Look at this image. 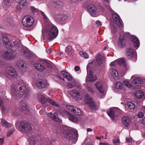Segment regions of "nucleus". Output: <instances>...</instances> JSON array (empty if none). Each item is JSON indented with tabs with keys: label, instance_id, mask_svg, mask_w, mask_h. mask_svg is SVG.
I'll return each instance as SVG.
<instances>
[{
	"label": "nucleus",
	"instance_id": "nucleus-24",
	"mask_svg": "<svg viewBox=\"0 0 145 145\" xmlns=\"http://www.w3.org/2000/svg\"><path fill=\"white\" fill-rule=\"evenodd\" d=\"M96 80L95 78L94 77L93 75L90 73L88 75L86 79V82H94Z\"/></svg>",
	"mask_w": 145,
	"mask_h": 145
},
{
	"label": "nucleus",
	"instance_id": "nucleus-8",
	"mask_svg": "<svg viewBox=\"0 0 145 145\" xmlns=\"http://www.w3.org/2000/svg\"><path fill=\"white\" fill-rule=\"evenodd\" d=\"M34 19L33 17L29 16H26L22 19V22L24 26L25 27H30L34 23Z\"/></svg>",
	"mask_w": 145,
	"mask_h": 145
},
{
	"label": "nucleus",
	"instance_id": "nucleus-34",
	"mask_svg": "<svg viewBox=\"0 0 145 145\" xmlns=\"http://www.w3.org/2000/svg\"><path fill=\"white\" fill-rule=\"evenodd\" d=\"M71 96L74 97V98L79 97V93L76 90H74L70 92Z\"/></svg>",
	"mask_w": 145,
	"mask_h": 145
},
{
	"label": "nucleus",
	"instance_id": "nucleus-10",
	"mask_svg": "<svg viewBox=\"0 0 145 145\" xmlns=\"http://www.w3.org/2000/svg\"><path fill=\"white\" fill-rule=\"evenodd\" d=\"M119 110L118 109L110 108L107 111V113L112 120H114L115 116L119 114Z\"/></svg>",
	"mask_w": 145,
	"mask_h": 145
},
{
	"label": "nucleus",
	"instance_id": "nucleus-15",
	"mask_svg": "<svg viewBox=\"0 0 145 145\" xmlns=\"http://www.w3.org/2000/svg\"><path fill=\"white\" fill-rule=\"evenodd\" d=\"M95 86L97 88L99 91L101 93V95H99V96L101 97H103L104 95L102 82L101 81H99L95 84Z\"/></svg>",
	"mask_w": 145,
	"mask_h": 145
},
{
	"label": "nucleus",
	"instance_id": "nucleus-27",
	"mask_svg": "<svg viewBox=\"0 0 145 145\" xmlns=\"http://www.w3.org/2000/svg\"><path fill=\"white\" fill-rule=\"evenodd\" d=\"M125 39L123 38V37H120L118 40V45L120 47H124L125 44Z\"/></svg>",
	"mask_w": 145,
	"mask_h": 145
},
{
	"label": "nucleus",
	"instance_id": "nucleus-26",
	"mask_svg": "<svg viewBox=\"0 0 145 145\" xmlns=\"http://www.w3.org/2000/svg\"><path fill=\"white\" fill-rule=\"evenodd\" d=\"M24 61L20 60L17 62V66L20 68H23L25 67V63Z\"/></svg>",
	"mask_w": 145,
	"mask_h": 145
},
{
	"label": "nucleus",
	"instance_id": "nucleus-4",
	"mask_svg": "<svg viewBox=\"0 0 145 145\" xmlns=\"http://www.w3.org/2000/svg\"><path fill=\"white\" fill-rule=\"evenodd\" d=\"M7 50H3L2 52L3 56L6 59H11L14 57L16 56V52L14 50H11V48H8Z\"/></svg>",
	"mask_w": 145,
	"mask_h": 145
},
{
	"label": "nucleus",
	"instance_id": "nucleus-38",
	"mask_svg": "<svg viewBox=\"0 0 145 145\" xmlns=\"http://www.w3.org/2000/svg\"><path fill=\"white\" fill-rule=\"evenodd\" d=\"M24 94L25 95L24 96L25 99H28L30 95V91L27 89L26 91L25 92Z\"/></svg>",
	"mask_w": 145,
	"mask_h": 145
},
{
	"label": "nucleus",
	"instance_id": "nucleus-6",
	"mask_svg": "<svg viewBox=\"0 0 145 145\" xmlns=\"http://www.w3.org/2000/svg\"><path fill=\"white\" fill-rule=\"evenodd\" d=\"M19 128L21 131L25 132H29L32 130V127L29 124L23 121L20 122Z\"/></svg>",
	"mask_w": 145,
	"mask_h": 145
},
{
	"label": "nucleus",
	"instance_id": "nucleus-55",
	"mask_svg": "<svg viewBox=\"0 0 145 145\" xmlns=\"http://www.w3.org/2000/svg\"><path fill=\"white\" fill-rule=\"evenodd\" d=\"M40 65L38 67V70L39 71H42L45 69L46 68L44 67L41 64H40Z\"/></svg>",
	"mask_w": 145,
	"mask_h": 145
},
{
	"label": "nucleus",
	"instance_id": "nucleus-31",
	"mask_svg": "<svg viewBox=\"0 0 145 145\" xmlns=\"http://www.w3.org/2000/svg\"><path fill=\"white\" fill-rule=\"evenodd\" d=\"M3 1L4 4L3 5V8L5 9H7L11 5L10 0H3Z\"/></svg>",
	"mask_w": 145,
	"mask_h": 145
},
{
	"label": "nucleus",
	"instance_id": "nucleus-42",
	"mask_svg": "<svg viewBox=\"0 0 145 145\" xmlns=\"http://www.w3.org/2000/svg\"><path fill=\"white\" fill-rule=\"evenodd\" d=\"M29 9L30 11L34 14H35L38 11V9L33 6H30Z\"/></svg>",
	"mask_w": 145,
	"mask_h": 145
},
{
	"label": "nucleus",
	"instance_id": "nucleus-59",
	"mask_svg": "<svg viewBox=\"0 0 145 145\" xmlns=\"http://www.w3.org/2000/svg\"><path fill=\"white\" fill-rule=\"evenodd\" d=\"M127 52H129V53L134 54V50L132 48H129L127 49Z\"/></svg>",
	"mask_w": 145,
	"mask_h": 145
},
{
	"label": "nucleus",
	"instance_id": "nucleus-25",
	"mask_svg": "<svg viewBox=\"0 0 145 145\" xmlns=\"http://www.w3.org/2000/svg\"><path fill=\"white\" fill-rule=\"evenodd\" d=\"M110 74L112 77L115 79H117L118 78V73L116 69H112L111 71Z\"/></svg>",
	"mask_w": 145,
	"mask_h": 145
},
{
	"label": "nucleus",
	"instance_id": "nucleus-14",
	"mask_svg": "<svg viewBox=\"0 0 145 145\" xmlns=\"http://www.w3.org/2000/svg\"><path fill=\"white\" fill-rule=\"evenodd\" d=\"M88 10L90 14L93 16H95L96 12V7L92 4H90L88 6Z\"/></svg>",
	"mask_w": 145,
	"mask_h": 145
},
{
	"label": "nucleus",
	"instance_id": "nucleus-41",
	"mask_svg": "<svg viewBox=\"0 0 145 145\" xmlns=\"http://www.w3.org/2000/svg\"><path fill=\"white\" fill-rule=\"evenodd\" d=\"M80 55L84 58L87 59L88 57V55L87 53L81 51L80 52Z\"/></svg>",
	"mask_w": 145,
	"mask_h": 145
},
{
	"label": "nucleus",
	"instance_id": "nucleus-43",
	"mask_svg": "<svg viewBox=\"0 0 145 145\" xmlns=\"http://www.w3.org/2000/svg\"><path fill=\"white\" fill-rule=\"evenodd\" d=\"M40 61L42 64H46L48 67L50 66V64L48 62V60L46 59H41Z\"/></svg>",
	"mask_w": 145,
	"mask_h": 145
},
{
	"label": "nucleus",
	"instance_id": "nucleus-62",
	"mask_svg": "<svg viewBox=\"0 0 145 145\" xmlns=\"http://www.w3.org/2000/svg\"><path fill=\"white\" fill-rule=\"evenodd\" d=\"M117 63V61L116 60L114 61L111 62L110 64V66L113 67L116 65V64Z\"/></svg>",
	"mask_w": 145,
	"mask_h": 145
},
{
	"label": "nucleus",
	"instance_id": "nucleus-1",
	"mask_svg": "<svg viewBox=\"0 0 145 145\" xmlns=\"http://www.w3.org/2000/svg\"><path fill=\"white\" fill-rule=\"evenodd\" d=\"M27 89V86L22 80H19L17 84L11 86V94L12 96L16 99L22 97L25 92Z\"/></svg>",
	"mask_w": 145,
	"mask_h": 145
},
{
	"label": "nucleus",
	"instance_id": "nucleus-30",
	"mask_svg": "<svg viewBox=\"0 0 145 145\" xmlns=\"http://www.w3.org/2000/svg\"><path fill=\"white\" fill-rule=\"evenodd\" d=\"M51 118L52 120L56 121L59 122L60 121V119L58 118L56 113H55L53 114H51L50 115Z\"/></svg>",
	"mask_w": 145,
	"mask_h": 145
},
{
	"label": "nucleus",
	"instance_id": "nucleus-5",
	"mask_svg": "<svg viewBox=\"0 0 145 145\" xmlns=\"http://www.w3.org/2000/svg\"><path fill=\"white\" fill-rule=\"evenodd\" d=\"M84 100L86 104L89 105V107L90 109L94 110L98 108V106L93 101L89 94H87L85 95Z\"/></svg>",
	"mask_w": 145,
	"mask_h": 145
},
{
	"label": "nucleus",
	"instance_id": "nucleus-40",
	"mask_svg": "<svg viewBox=\"0 0 145 145\" xmlns=\"http://www.w3.org/2000/svg\"><path fill=\"white\" fill-rule=\"evenodd\" d=\"M20 52L24 56H27V55H25V54L28 52V49L26 48H22L21 49Z\"/></svg>",
	"mask_w": 145,
	"mask_h": 145
},
{
	"label": "nucleus",
	"instance_id": "nucleus-46",
	"mask_svg": "<svg viewBox=\"0 0 145 145\" xmlns=\"http://www.w3.org/2000/svg\"><path fill=\"white\" fill-rule=\"evenodd\" d=\"M60 113L63 116L66 115L67 116H68L70 113L68 112L67 111L65 110H61L60 111Z\"/></svg>",
	"mask_w": 145,
	"mask_h": 145
},
{
	"label": "nucleus",
	"instance_id": "nucleus-63",
	"mask_svg": "<svg viewBox=\"0 0 145 145\" xmlns=\"http://www.w3.org/2000/svg\"><path fill=\"white\" fill-rule=\"evenodd\" d=\"M132 127L133 129H136L137 128V124L135 122H133L132 125Z\"/></svg>",
	"mask_w": 145,
	"mask_h": 145
},
{
	"label": "nucleus",
	"instance_id": "nucleus-20",
	"mask_svg": "<svg viewBox=\"0 0 145 145\" xmlns=\"http://www.w3.org/2000/svg\"><path fill=\"white\" fill-rule=\"evenodd\" d=\"M122 122L123 125L128 127L130 124V121L129 118L127 116H123L122 118Z\"/></svg>",
	"mask_w": 145,
	"mask_h": 145
},
{
	"label": "nucleus",
	"instance_id": "nucleus-19",
	"mask_svg": "<svg viewBox=\"0 0 145 145\" xmlns=\"http://www.w3.org/2000/svg\"><path fill=\"white\" fill-rule=\"evenodd\" d=\"M131 40L133 42V45L135 47H137V49L139 46V43L138 39L134 36H132L130 38Z\"/></svg>",
	"mask_w": 145,
	"mask_h": 145
},
{
	"label": "nucleus",
	"instance_id": "nucleus-32",
	"mask_svg": "<svg viewBox=\"0 0 145 145\" xmlns=\"http://www.w3.org/2000/svg\"><path fill=\"white\" fill-rule=\"evenodd\" d=\"M117 61V63H118L119 65L122 66L123 67H125L126 64L125 59L123 58H120Z\"/></svg>",
	"mask_w": 145,
	"mask_h": 145
},
{
	"label": "nucleus",
	"instance_id": "nucleus-37",
	"mask_svg": "<svg viewBox=\"0 0 145 145\" xmlns=\"http://www.w3.org/2000/svg\"><path fill=\"white\" fill-rule=\"evenodd\" d=\"M74 108L73 112L76 115L80 116L82 114L81 111L80 109L76 107H74Z\"/></svg>",
	"mask_w": 145,
	"mask_h": 145
},
{
	"label": "nucleus",
	"instance_id": "nucleus-29",
	"mask_svg": "<svg viewBox=\"0 0 145 145\" xmlns=\"http://www.w3.org/2000/svg\"><path fill=\"white\" fill-rule=\"evenodd\" d=\"M1 123L4 127L6 128H9L11 127L12 126L10 123L5 121L3 119L1 120Z\"/></svg>",
	"mask_w": 145,
	"mask_h": 145
},
{
	"label": "nucleus",
	"instance_id": "nucleus-36",
	"mask_svg": "<svg viewBox=\"0 0 145 145\" xmlns=\"http://www.w3.org/2000/svg\"><path fill=\"white\" fill-rule=\"evenodd\" d=\"M123 87L122 84L120 82H117L115 84L114 87L116 89H121Z\"/></svg>",
	"mask_w": 145,
	"mask_h": 145
},
{
	"label": "nucleus",
	"instance_id": "nucleus-39",
	"mask_svg": "<svg viewBox=\"0 0 145 145\" xmlns=\"http://www.w3.org/2000/svg\"><path fill=\"white\" fill-rule=\"evenodd\" d=\"M127 105L130 109H134L135 108V105L132 102H128L127 103Z\"/></svg>",
	"mask_w": 145,
	"mask_h": 145
},
{
	"label": "nucleus",
	"instance_id": "nucleus-18",
	"mask_svg": "<svg viewBox=\"0 0 145 145\" xmlns=\"http://www.w3.org/2000/svg\"><path fill=\"white\" fill-rule=\"evenodd\" d=\"M39 88H46L49 85L46 81H39L35 84Z\"/></svg>",
	"mask_w": 145,
	"mask_h": 145
},
{
	"label": "nucleus",
	"instance_id": "nucleus-12",
	"mask_svg": "<svg viewBox=\"0 0 145 145\" xmlns=\"http://www.w3.org/2000/svg\"><path fill=\"white\" fill-rule=\"evenodd\" d=\"M112 17L115 23L120 27H121L123 24L119 15L117 14L113 13L112 14Z\"/></svg>",
	"mask_w": 145,
	"mask_h": 145
},
{
	"label": "nucleus",
	"instance_id": "nucleus-56",
	"mask_svg": "<svg viewBox=\"0 0 145 145\" xmlns=\"http://www.w3.org/2000/svg\"><path fill=\"white\" fill-rule=\"evenodd\" d=\"M87 89L88 91L89 92H90V93H91V94L93 95V94L94 91L91 87H90L88 86L87 87Z\"/></svg>",
	"mask_w": 145,
	"mask_h": 145
},
{
	"label": "nucleus",
	"instance_id": "nucleus-2",
	"mask_svg": "<svg viewBox=\"0 0 145 145\" xmlns=\"http://www.w3.org/2000/svg\"><path fill=\"white\" fill-rule=\"evenodd\" d=\"M64 137L70 140H73L72 142H75L77 140L78 134L77 131L75 130L66 129L63 132Z\"/></svg>",
	"mask_w": 145,
	"mask_h": 145
},
{
	"label": "nucleus",
	"instance_id": "nucleus-52",
	"mask_svg": "<svg viewBox=\"0 0 145 145\" xmlns=\"http://www.w3.org/2000/svg\"><path fill=\"white\" fill-rule=\"evenodd\" d=\"M25 55H27V56H25V57H28L30 58H31V57H33V54L32 53L29 51V50L28 49V52L27 53H26Z\"/></svg>",
	"mask_w": 145,
	"mask_h": 145
},
{
	"label": "nucleus",
	"instance_id": "nucleus-21",
	"mask_svg": "<svg viewBox=\"0 0 145 145\" xmlns=\"http://www.w3.org/2000/svg\"><path fill=\"white\" fill-rule=\"evenodd\" d=\"M22 101H23V100L20 102V110L23 111L29 112V109L27 105L25 103H22Z\"/></svg>",
	"mask_w": 145,
	"mask_h": 145
},
{
	"label": "nucleus",
	"instance_id": "nucleus-57",
	"mask_svg": "<svg viewBox=\"0 0 145 145\" xmlns=\"http://www.w3.org/2000/svg\"><path fill=\"white\" fill-rule=\"evenodd\" d=\"M54 3L56 4L57 5H61L63 4L62 2L60 1H54Z\"/></svg>",
	"mask_w": 145,
	"mask_h": 145
},
{
	"label": "nucleus",
	"instance_id": "nucleus-9",
	"mask_svg": "<svg viewBox=\"0 0 145 145\" xmlns=\"http://www.w3.org/2000/svg\"><path fill=\"white\" fill-rule=\"evenodd\" d=\"M1 36L3 41L7 48H12L13 46L12 44L10 43L9 41L8 38L9 35L7 34L3 33H1Z\"/></svg>",
	"mask_w": 145,
	"mask_h": 145
},
{
	"label": "nucleus",
	"instance_id": "nucleus-48",
	"mask_svg": "<svg viewBox=\"0 0 145 145\" xmlns=\"http://www.w3.org/2000/svg\"><path fill=\"white\" fill-rule=\"evenodd\" d=\"M67 108L71 111L73 112L75 107H73L71 105H67L66 106Z\"/></svg>",
	"mask_w": 145,
	"mask_h": 145
},
{
	"label": "nucleus",
	"instance_id": "nucleus-16",
	"mask_svg": "<svg viewBox=\"0 0 145 145\" xmlns=\"http://www.w3.org/2000/svg\"><path fill=\"white\" fill-rule=\"evenodd\" d=\"M96 61L98 65H100L103 63L105 59L104 54L99 53L96 56Z\"/></svg>",
	"mask_w": 145,
	"mask_h": 145
},
{
	"label": "nucleus",
	"instance_id": "nucleus-44",
	"mask_svg": "<svg viewBox=\"0 0 145 145\" xmlns=\"http://www.w3.org/2000/svg\"><path fill=\"white\" fill-rule=\"evenodd\" d=\"M130 34L129 33H126L123 34V38L124 39H128L130 37Z\"/></svg>",
	"mask_w": 145,
	"mask_h": 145
},
{
	"label": "nucleus",
	"instance_id": "nucleus-23",
	"mask_svg": "<svg viewBox=\"0 0 145 145\" xmlns=\"http://www.w3.org/2000/svg\"><path fill=\"white\" fill-rule=\"evenodd\" d=\"M62 75L66 78L67 80H72V76L66 71H63L61 72Z\"/></svg>",
	"mask_w": 145,
	"mask_h": 145
},
{
	"label": "nucleus",
	"instance_id": "nucleus-58",
	"mask_svg": "<svg viewBox=\"0 0 145 145\" xmlns=\"http://www.w3.org/2000/svg\"><path fill=\"white\" fill-rule=\"evenodd\" d=\"M14 131V129H11L8 131V133L7 134V135L8 136H9L11 135L13 133Z\"/></svg>",
	"mask_w": 145,
	"mask_h": 145
},
{
	"label": "nucleus",
	"instance_id": "nucleus-53",
	"mask_svg": "<svg viewBox=\"0 0 145 145\" xmlns=\"http://www.w3.org/2000/svg\"><path fill=\"white\" fill-rule=\"evenodd\" d=\"M0 106L1 107L3 110L5 109V108L4 107V104L3 99L1 97H0Z\"/></svg>",
	"mask_w": 145,
	"mask_h": 145
},
{
	"label": "nucleus",
	"instance_id": "nucleus-13",
	"mask_svg": "<svg viewBox=\"0 0 145 145\" xmlns=\"http://www.w3.org/2000/svg\"><path fill=\"white\" fill-rule=\"evenodd\" d=\"M6 73L12 78H16L17 76V71L11 67H9L7 68L6 71Z\"/></svg>",
	"mask_w": 145,
	"mask_h": 145
},
{
	"label": "nucleus",
	"instance_id": "nucleus-35",
	"mask_svg": "<svg viewBox=\"0 0 145 145\" xmlns=\"http://www.w3.org/2000/svg\"><path fill=\"white\" fill-rule=\"evenodd\" d=\"M76 84V81L74 80H72V83H69L67 84V86L69 88H74Z\"/></svg>",
	"mask_w": 145,
	"mask_h": 145
},
{
	"label": "nucleus",
	"instance_id": "nucleus-17",
	"mask_svg": "<svg viewBox=\"0 0 145 145\" xmlns=\"http://www.w3.org/2000/svg\"><path fill=\"white\" fill-rule=\"evenodd\" d=\"M132 82L136 86H140L143 83L144 81L140 77H138L132 80Z\"/></svg>",
	"mask_w": 145,
	"mask_h": 145
},
{
	"label": "nucleus",
	"instance_id": "nucleus-50",
	"mask_svg": "<svg viewBox=\"0 0 145 145\" xmlns=\"http://www.w3.org/2000/svg\"><path fill=\"white\" fill-rule=\"evenodd\" d=\"M25 55H27V56H25V57H28L30 58H31V57H33V54L32 53L29 51V50L28 49V52L27 53H26Z\"/></svg>",
	"mask_w": 145,
	"mask_h": 145
},
{
	"label": "nucleus",
	"instance_id": "nucleus-61",
	"mask_svg": "<svg viewBox=\"0 0 145 145\" xmlns=\"http://www.w3.org/2000/svg\"><path fill=\"white\" fill-rule=\"evenodd\" d=\"M41 14L42 16L43 17L44 19L45 20H46V21H48L47 18L46 16V15L44 14V12L42 11H41Z\"/></svg>",
	"mask_w": 145,
	"mask_h": 145
},
{
	"label": "nucleus",
	"instance_id": "nucleus-11",
	"mask_svg": "<svg viewBox=\"0 0 145 145\" xmlns=\"http://www.w3.org/2000/svg\"><path fill=\"white\" fill-rule=\"evenodd\" d=\"M54 18L58 23L63 24L67 18V16L64 14H57L55 15Z\"/></svg>",
	"mask_w": 145,
	"mask_h": 145
},
{
	"label": "nucleus",
	"instance_id": "nucleus-54",
	"mask_svg": "<svg viewBox=\"0 0 145 145\" xmlns=\"http://www.w3.org/2000/svg\"><path fill=\"white\" fill-rule=\"evenodd\" d=\"M126 55L128 58H131L133 57L134 54L129 52H126Z\"/></svg>",
	"mask_w": 145,
	"mask_h": 145
},
{
	"label": "nucleus",
	"instance_id": "nucleus-3",
	"mask_svg": "<svg viewBox=\"0 0 145 145\" xmlns=\"http://www.w3.org/2000/svg\"><path fill=\"white\" fill-rule=\"evenodd\" d=\"M49 29L47 32L48 39L52 40L57 36L58 31L56 27L51 24H49Z\"/></svg>",
	"mask_w": 145,
	"mask_h": 145
},
{
	"label": "nucleus",
	"instance_id": "nucleus-22",
	"mask_svg": "<svg viewBox=\"0 0 145 145\" xmlns=\"http://www.w3.org/2000/svg\"><path fill=\"white\" fill-rule=\"evenodd\" d=\"M74 50L71 46H67L65 48V52L69 56L73 55Z\"/></svg>",
	"mask_w": 145,
	"mask_h": 145
},
{
	"label": "nucleus",
	"instance_id": "nucleus-28",
	"mask_svg": "<svg viewBox=\"0 0 145 145\" xmlns=\"http://www.w3.org/2000/svg\"><path fill=\"white\" fill-rule=\"evenodd\" d=\"M143 93L140 90H138L136 91L135 93V96L138 99H140L142 98L144 95Z\"/></svg>",
	"mask_w": 145,
	"mask_h": 145
},
{
	"label": "nucleus",
	"instance_id": "nucleus-7",
	"mask_svg": "<svg viewBox=\"0 0 145 145\" xmlns=\"http://www.w3.org/2000/svg\"><path fill=\"white\" fill-rule=\"evenodd\" d=\"M38 100L41 103L44 104L48 102L53 106L58 107L59 106L55 102L52 100L48 98H46L42 94L39 93L38 95Z\"/></svg>",
	"mask_w": 145,
	"mask_h": 145
},
{
	"label": "nucleus",
	"instance_id": "nucleus-60",
	"mask_svg": "<svg viewBox=\"0 0 145 145\" xmlns=\"http://www.w3.org/2000/svg\"><path fill=\"white\" fill-rule=\"evenodd\" d=\"M40 64L37 63H35L33 64V66L34 67L37 69L38 70L39 66H40Z\"/></svg>",
	"mask_w": 145,
	"mask_h": 145
},
{
	"label": "nucleus",
	"instance_id": "nucleus-33",
	"mask_svg": "<svg viewBox=\"0 0 145 145\" xmlns=\"http://www.w3.org/2000/svg\"><path fill=\"white\" fill-rule=\"evenodd\" d=\"M68 117L69 120L73 122H76L78 121L77 118L75 116L72 115L70 113Z\"/></svg>",
	"mask_w": 145,
	"mask_h": 145
},
{
	"label": "nucleus",
	"instance_id": "nucleus-45",
	"mask_svg": "<svg viewBox=\"0 0 145 145\" xmlns=\"http://www.w3.org/2000/svg\"><path fill=\"white\" fill-rule=\"evenodd\" d=\"M13 44L15 48H19L20 46V43L17 41H15L13 42Z\"/></svg>",
	"mask_w": 145,
	"mask_h": 145
},
{
	"label": "nucleus",
	"instance_id": "nucleus-51",
	"mask_svg": "<svg viewBox=\"0 0 145 145\" xmlns=\"http://www.w3.org/2000/svg\"><path fill=\"white\" fill-rule=\"evenodd\" d=\"M25 55H27V56H25V57H28L30 58H31V57H33V54L32 53L29 51V50L28 49V52L27 53H26Z\"/></svg>",
	"mask_w": 145,
	"mask_h": 145
},
{
	"label": "nucleus",
	"instance_id": "nucleus-64",
	"mask_svg": "<svg viewBox=\"0 0 145 145\" xmlns=\"http://www.w3.org/2000/svg\"><path fill=\"white\" fill-rule=\"evenodd\" d=\"M116 31V28L115 27L113 26L112 28V32L114 33H115Z\"/></svg>",
	"mask_w": 145,
	"mask_h": 145
},
{
	"label": "nucleus",
	"instance_id": "nucleus-47",
	"mask_svg": "<svg viewBox=\"0 0 145 145\" xmlns=\"http://www.w3.org/2000/svg\"><path fill=\"white\" fill-rule=\"evenodd\" d=\"M123 83L124 85L128 87L129 88H131L132 87V85L128 81L125 80L124 81Z\"/></svg>",
	"mask_w": 145,
	"mask_h": 145
},
{
	"label": "nucleus",
	"instance_id": "nucleus-49",
	"mask_svg": "<svg viewBox=\"0 0 145 145\" xmlns=\"http://www.w3.org/2000/svg\"><path fill=\"white\" fill-rule=\"evenodd\" d=\"M20 5L24 7V6L27 3L26 0H21L19 2Z\"/></svg>",
	"mask_w": 145,
	"mask_h": 145
}]
</instances>
